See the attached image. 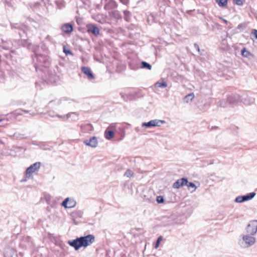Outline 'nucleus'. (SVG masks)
Returning <instances> with one entry per match:
<instances>
[{
	"mask_svg": "<svg viewBox=\"0 0 257 257\" xmlns=\"http://www.w3.org/2000/svg\"><path fill=\"white\" fill-rule=\"evenodd\" d=\"M95 241V237L93 234L76 237L75 239L69 240L68 244L78 250L81 247H86Z\"/></svg>",
	"mask_w": 257,
	"mask_h": 257,
	"instance_id": "obj_1",
	"label": "nucleus"
},
{
	"mask_svg": "<svg viewBox=\"0 0 257 257\" xmlns=\"http://www.w3.org/2000/svg\"><path fill=\"white\" fill-rule=\"evenodd\" d=\"M31 57L36 71L38 70L42 71L41 67L47 68L50 64L49 58L47 55L41 54L36 50L34 51V54Z\"/></svg>",
	"mask_w": 257,
	"mask_h": 257,
	"instance_id": "obj_2",
	"label": "nucleus"
},
{
	"mask_svg": "<svg viewBox=\"0 0 257 257\" xmlns=\"http://www.w3.org/2000/svg\"><path fill=\"white\" fill-rule=\"evenodd\" d=\"M75 102L74 100L67 97H62L59 99H55L54 100H50L47 107L48 108H54L58 105L63 106H68L72 103Z\"/></svg>",
	"mask_w": 257,
	"mask_h": 257,
	"instance_id": "obj_3",
	"label": "nucleus"
},
{
	"mask_svg": "<svg viewBox=\"0 0 257 257\" xmlns=\"http://www.w3.org/2000/svg\"><path fill=\"white\" fill-rule=\"evenodd\" d=\"M240 102L246 105H250L254 102L255 99L251 92H242L240 93Z\"/></svg>",
	"mask_w": 257,
	"mask_h": 257,
	"instance_id": "obj_4",
	"label": "nucleus"
},
{
	"mask_svg": "<svg viewBox=\"0 0 257 257\" xmlns=\"http://www.w3.org/2000/svg\"><path fill=\"white\" fill-rule=\"evenodd\" d=\"M41 165V163L38 162L32 164L27 168L25 173V178L29 179L33 173H37L40 168Z\"/></svg>",
	"mask_w": 257,
	"mask_h": 257,
	"instance_id": "obj_5",
	"label": "nucleus"
},
{
	"mask_svg": "<svg viewBox=\"0 0 257 257\" xmlns=\"http://www.w3.org/2000/svg\"><path fill=\"white\" fill-rule=\"evenodd\" d=\"M241 236L242 239L241 246L243 247H249L253 245L255 242V238L248 233L246 235H241Z\"/></svg>",
	"mask_w": 257,
	"mask_h": 257,
	"instance_id": "obj_6",
	"label": "nucleus"
},
{
	"mask_svg": "<svg viewBox=\"0 0 257 257\" xmlns=\"http://www.w3.org/2000/svg\"><path fill=\"white\" fill-rule=\"evenodd\" d=\"M11 26L12 29H18L20 31L18 32L20 38L23 40H26L27 37L26 36L25 29L26 27L25 25L21 24H11Z\"/></svg>",
	"mask_w": 257,
	"mask_h": 257,
	"instance_id": "obj_7",
	"label": "nucleus"
},
{
	"mask_svg": "<svg viewBox=\"0 0 257 257\" xmlns=\"http://www.w3.org/2000/svg\"><path fill=\"white\" fill-rule=\"evenodd\" d=\"M165 122L166 121L165 120L155 119L151 120L148 122H143L142 123V126L145 127L146 128H151L154 126H160Z\"/></svg>",
	"mask_w": 257,
	"mask_h": 257,
	"instance_id": "obj_8",
	"label": "nucleus"
},
{
	"mask_svg": "<svg viewBox=\"0 0 257 257\" xmlns=\"http://www.w3.org/2000/svg\"><path fill=\"white\" fill-rule=\"evenodd\" d=\"M247 233L254 235L257 232V220H253L250 221L247 224L246 228Z\"/></svg>",
	"mask_w": 257,
	"mask_h": 257,
	"instance_id": "obj_9",
	"label": "nucleus"
},
{
	"mask_svg": "<svg viewBox=\"0 0 257 257\" xmlns=\"http://www.w3.org/2000/svg\"><path fill=\"white\" fill-rule=\"evenodd\" d=\"M256 195L255 192H250L245 195L238 196L234 200L236 203H242L251 200Z\"/></svg>",
	"mask_w": 257,
	"mask_h": 257,
	"instance_id": "obj_10",
	"label": "nucleus"
},
{
	"mask_svg": "<svg viewBox=\"0 0 257 257\" xmlns=\"http://www.w3.org/2000/svg\"><path fill=\"white\" fill-rule=\"evenodd\" d=\"M227 101L229 104L236 105L240 102V93H231L227 95Z\"/></svg>",
	"mask_w": 257,
	"mask_h": 257,
	"instance_id": "obj_11",
	"label": "nucleus"
},
{
	"mask_svg": "<svg viewBox=\"0 0 257 257\" xmlns=\"http://www.w3.org/2000/svg\"><path fill=\"white\" fill-rule=\"evenodd\" d=\"M87 32L89 34L95 36H98L100 33L99 29L93 24H89L86 26Z\"/></svg>",
	"mask_w": 257,
	"mask_h": 257,
	"instance_id": "obj_12",
	"label": "nucleus"
},
{
	"mask_svg": "<svg viewBox=\"0 0 257 257\" xmlns=\"http://www.w3.org/2000/svg\"><path fill=\"white\" fill-rule=\"evenodd\" d=\"M176 215L172 214L169 216H164L163 217L162 222L164 225H170L177 223L176 220Z\"/></svg>",
	"mask_w": 257,
	"mask_h": 257,
	"instance_id": "obj_13",
	"label": "nucleus"
},
{
	"mask_svg": "<svg viewBox=\"0 0 257 257\" xmlns=\"http://www.w3.org/2000/svg\"><path fill=\"white\" fill-rule=\"evenodd\" d=\"M120 95L124 101H130L135 99L137 97V93L135 91H131L126 93H120Z\"/></svg>",
	"mask_w": 257,
	"mask_h": 257,
	"instance_id": "obj_14",
	"label": "nucleus"
},
{
	"mask_svg": "<svg viewBox=\"0 0 257 257\" xmlns=\"http://www.w3.org/2000/svg\"><path fill=\"white\" fill-rule=\"evenodd\" d=\"M83 144L92 148H96L98 144L97 139L96 137H92L89 140H84Z\"/></svg>",
	"mask_w": 257,
	"mask_h": 257,
	"instance_id": "obj_15",
	"label": "nucleus"
},
{
	"mask_svg": "<svg viewBox=\"0 0 257 257\" xmlns=\"http://www.w3.org/2000/svg\"><path fill=\"white\" fill-rule=\"evenodd\" d=\"M108 15L111 20L118 21L122 19V16L118 10H112L108 12Z\"/></svg>",
	"mask_w": 257,
	"mask_h": 257,
	"instance_id": "obj_16",
	"label": "nucleus"
},
{
	"mask_svg": "<svg viewBox=\"0 0 257 257\" xmlns=\"http://www.w3.org/2000/svg\"><path fill=\"white\" fill-rule=\"evenodd\" d=\"M81 71L87 76L88 79L91 80L94 79V76L89 67H82Z\"/></svg>",
	"mask_w": 257,
	"mask_h": 257,
	"instance_id": "obj_17",
	"label": "nucleus"
},
{
	"mask_svg": "<svg viewBox=\"0 0 257 257\" xmlns=\"http://www.w3.org/2000/svg\"><path fill=\"white\" fill-rule=\"evenodd\" d=\"M118 5L116 2L114 0H109L107 3L105 4L104 9L105 10H109L115 9L117 7Z\"/></svg>",
	"mask_w": 257,
	"mask_h": 257,
	"instance_id": "obj_18",
	"label": "nucleus"
},
{
	"mask_svg": "<svg viewBox=\"0 0 257 257\" xmlns=\"http://www.w3.org/2000/svg\"><path fill=\"white\" fill-rule=\"evenodd\" d=\"M61 30L66 34H70L73 31V27L70 23H66L62 26Z\"/></svg>",
	"mask_w": 257,
	"mask_h": 257,
	"instance_id": "obj_19",
	"label": "nucleus"
},
{
	"mask_svg": "<svg viewBox=\"0 0 257 257\" xmlns=\"http://www.w3.org/2000/svg\"><path fill=\"white\" fill-rule=\"evenodd\" d=\"M16 250L11 247H8L5 248L4 255L5 257H14L16 255Z\"/></svg>",
	"mask_w": 257,
	"mask_h": 257,
	"instance_id": "obj_20",
	"label": "nucleus"
},
{
	"mask_svg": "<svg viewBox=\"0 0 257 257\" xmlns=\"http://www.w3.org/2000/svg\"><path fill=\"white\" fill-rule=\"evenodd\" d=\"M1 43V46L2 48L5 50H9L12 46V43L10 41H5L2 39Z\"/></svg>",
	"mask_w": 257,
	"mask_h": 257,
	"instance_id": "obj_21",
	"label": "nucleus"
},
{
	"mask_svg": "<svg viewBox=\"0 0 257 257\" xmlns=\"http://www.w3.org/2000/svg\"><path fill=\"white\" fill-rule=\"evenodd\" d=\"M81 130L84 133H88L93 130V126L90 123L82 125L81 126Z\"/></svg>",
	"mask_w": 257,
	"mask_h": 257,
	"instance_id": "obj_22",
	"label": "nucleus"
},
{
	"mask_svg": "<svg viewBox=\"0 0 257 257\" xmlns=\"http://www.w3.org/2000/svg\"><path fill=\"white\" fill-rule=\"evenodd\" d=\"M123 14L124 20L126 22H131L132 16V13L127 10H124L123 11Z\"/></svg>",
	"mask_w": 257,
	"mask_h": 257,
	"instance_id": "obj_23",
	"label": "nucleus"
},
{
	"mask_svg": "<svg viewBox=\"0 0 257 257\" xmlns=\"http://www.w3.org/2000/svg\"><path fill=\"white\" fill-rule=\"evenodd\" d=\"M155 86L160 88H166L167 86V84L163 80H161L155 83Z\"/></svg>",
	"mask_w": 257,
	"mask_h": 257,
	"instance_id": "obj_24",
	"label": "nucleus"
},
{
	"mask_svg": "<svg viewBox=\"0 0 257 257\" xmlns=\"http://www.w3.org/2000/svg\"><path fill=\"white\" fill-rule=\"evenodd\" d=\"M218 5L221 8H225L228 3V0H215Z\"/></svg>",
	"mask_w": 257,
	"mask_h": 257,
	"instance_id": "obj_25",
	"label": "nucleus"
},
{
	"mask_svg": "<svg viewBox=\"0 0 257 257\" xmlns=\"http://www.w3.org/2000/svg\"><path fill=\"white\" fill-rule=\"evenodd\" d=\"M141 68L143 69H146L148 70H151L152 69L151 65L145 61H142L141 63Z\"/></svg>",
	"mask_w": 257,
	"mask_h": 257,
	"instance_id": "obj_26",
	"label": "nucleus"
},
{
	"mask_svg": "<svg viewBox=\"0 0 257 257\" xmlns=\"http://www.w3.org/2000/svg\"><path fill=\"white\" fill-rule=\"evenodd\" d=\"M114 136V133L113 131H105V137L107 140H111Z\"/></svg>",
	"mask_w": 257,
	"mask_h": 257,
	"instance_id": "obj_27",
	"label": "nucleus"
},
{
	"mask_svg": "<svg viewBox=\"0 0 257 257\" xmlns=\"http://www.w3.org/2000/svg\"><path fill=\"white\" fill-rule=\"evenodd\" d=\"M38 146L44 150H50V148L49 147V146L46 143L39 142L38 143Z\"/></svg>",
	"mask_w": 257,
	"mask_h": 257,
	"instance_id": "obj_28",
	"label": "nucleus"
},
{
	"mask_svg": "<svg viewBox=\"0 0 257 257\" xmlns=\"http://www.w3.org/2000/svg\"><path fill=\"white\" fill-rule=\"evenodd\" d=\"M228 103L227 100H221L217 102V105L219 107H226L227 106Z\"/></svg>",
	"mask_w": 257,
	"mask_h": 257,
	"instance_id": "obj_29",
	"label": "nucleus"
},
{
	"mask_svg": "<svg viewBox=\"0 0 257 257\" xmlns=\"http://www.w3.org/2000/svg\"><path fill=\"white\" fill-rule=\"evenodd\" d=\"M241 54L242 56L246 58L249 57V56L251 55L250 53L245 48L242 49L241 50Z\"/></svg>",
	"mask_w": 257,
	"mask_h": 257,
	"instance_id": "obj_30",
	"label": "nucleus"
},
{
	"mask_svg": "<svg viewBox=\"0 0 257 257\" xmlns=\"http://www.w3.org/2000/svg\"><path fill=\"white\" fill-rule=\"evenodd\" d=\"M194 97V94L193 93H191L188 95H187L184 100V101L188 103L189 101L192 100Z\"/></svg>",
	"mask_w": 257,
	"mask_h": 257,
	"instance_id": "obj_31",
	"label": "nucleus"
},
{
	"mask_svg": "<svg viewBox=\"0 0 257 257\" xmlns=\"http://www.w3.org/2000/svg\"><path fill=\"white\" fill-rule=\"evenodd\" d=\"M187 186L188 187V189H190V188L193 189V190L191 191V193L194 192L197 188L195 184L194 183L190 182L189 181H188V183L187 184Z\"/></svg>",
	"mask_w": 257,
	"mask_h": 257,
	"instance_id": "obj_32",
	"label": "nucleus"
},
{
	"mask_svg": "<svg viewBox=\"0 0 257 257\" xmlns=\"http://www.w3.org/2000/svg\"><path fill=\"white\" fill-rule=\"evenodd\" d=\"M180 179H178L173 184V187L175 189H179L181 187Z\"/></svg>",
	"mask_w": 257,
	"mask_h": 257,
	"instance_id": "obj_33",
	"label": "nucleus"
},
{
	"mask_svg": "<svg viewBox=\"0 0 257 257\" xmlns=\"http://www.w3.org/2000/svg\"><path fill=\"white\" fill-rule=\"evenodd\" d=\"M74 113H75V112H70V113H68V114H67L66 115H60L57 114L56 115V116H57L59 118H63V119H68L70 117V115L72 114H74Z\"/></svg>",
	"mask_w": 257,
	"mask_h": 257,
	"instance_id": "obj_34",
	"label": "nucleus"
},
{
	"mask_svg": "<svg viewBox=\"0 0 257 257\" xmlns=\"http://www.w3.org/2000/svg\"><path fill=\"white\" fill-rule=\"evenodd\" d=\"M134 175V172L131 170L127 169L125 171V173L124 174V176H126L127 177L130 178V177H131L133 176Z\"/></svg>",
	"mask_w": 257,
	"mask_h": 257,
	"instance_id": "obj_35",
	"label": "nucleus"
},
{
	"mask_svg": "<svg viewBox=\"0 0 257 257\" xmlns=\"http://www.w3.org/2000/svg\"><path fill=\"white\" fill-rule=\"evenodd\" d=\"M73 213L75 216L81 218L82 217L83 212L81 210H76L74 211Z\"/></svg>",
	"mask_w": 257,
	"mask_h": 257,
	"instance_id": "obj_36",
	"label": "nucleus"
},
{
	"mask_svg": "<svg viewBox=\"0 0 257 257\" xmlns=\"http://www.w3.org/2000/svg\"><path fill=\"white\" fill-rule=\"evenodd\" d=\"M181 180V187H183L184 186H187V184L188 183V181L187 178H182L180 179Z\"/></svg>",
	"mask_w": 257,
	"mask_h": 257,
	"instance_id": "obj_37",
	"label": "nucleus"
},
{
	"mask_svg": "<svg viewBox=\"0 0 257 257\" xmlns=\"http://www.w3.org/2000/svg\"><path fill=\"white\" fill-rule=\"evenodd\" d=\"M76 202L73 200H71L69 199V201L68 203V208H71L74 207L76 205Z\"/></svg>",
	"mask_w": 257,
	"mask_h": 257,
	"instance_id": "obj_38",
	"label": "nucleus"
},
{
	"mask_svg": "<svg viewBox=\"0 0 257 257\" xmlns=\"http://www.w3.org/2000/svg\"><path fill=\"white\" fill-rule=\"evenodd\" d=\"M69 198H66L62 202V203L61 204V205L62 206L64 207L65 208H68V203L69 202Z\"/></svg>",
	"mask_w": 257,
	"mask_h": 257,
	"instance_id": "obj_39",
	"label": "nucleus"
},
{
	"mask_svg": "<svg viewBox=\"0 0 257 257\" xmlns=\"http://www.w3.org/2000/svg\"><path fill=\"white\" fill-rule=\"evenodd\" d=\"M156 201L158 203H162L164 202V199L163 196H158L157 197Z\"/></svg>",
	"mask_w": 257,
	"mask_h": 257,
	"instance_id": "obj_40",
	"label": "nucleus"
},
{
	"mask_svg": "<svg viewBox=\"0 0 257 257\" xmlns=\"http://www.w3.org/2000/svg\"><path fill=\"white\" fill-rule=\"evenodd\" d=\"M48 82L53 83L56 82L55 76L53 75L50 76L47 80Z\"/></svg>",
	"mask_w": 257,
	"mask_h": 257,
	"instance_id": "obj_41",
	"label": "nucleus"
},
{
	"mask_svg": "<svg viewBox=\"0 0 257 257\" xmlns=\"http://www.w3.org/2000/svg\"><path fill=\"white\" fill-rule=\"evenodd\" d=\"M63 52H64V53L66 55H68V54H70V55H73V53L72 52V51H71L70 50L68 49H66V48H65V47H64V48H63Z\"/></svg>",
	"mask_w": 257,
	"mask_h": 257,
	"instance_id": "obj_42",
	"label": "nucleus"
},
{
	"mask_svg": "<svg viewBox=\"0 0 257 257\" xmlns=\"http://www.w3.org/2000/svg\"><path fill=\"white\" fill-rule=\"evenodd\" d=\"M162 236H159L158 238H157V240L156 241V244H155V247L156 248H157V247H158L159 245V244L160 243V241L162 240Z\"/></svg>",
	"mask_w": 257,
	"mask_h": 257,
	"instance_id": "obj_43",
	"label": "nucleus"
},
{
	"mask_svg": "<svg viewBox=\"0 0 257 257\" xmlns=\"http://www.w3.org/2000/svg\"><path fill=\"white\" fill-rule=\"evenodd\" d=\"M233 2L234 4L239 6L243 5V2L242 0H233Z\"/></svg>",
	"mask_w": 257,
	"mask_h": 257,
	"instance_id": "obj_44",
	"label": "nucleus"
},
{
	"mask_svg": "<svg viewBox=\"0 0 257 257\" xmlns=\"http://www.w3.org/2000/svg\"><path fill=\"white\" fill-rule=\"evenodd\" d=\"M194 46L195 48L196 49V50L198 51V53L200 55H203V53H202V52H201V50L200 49L199 46V45L195 43L194 44Z\"/></svg>",
	"mask_w": 257,
	"mask_h": 257,
	"instance_id": "obj_45",
	"label": "nucleus"
},
{
	"mask_svg": "<svg viewBox=\"0 0 257 257\" xmlns=\"http://www.w3.org/2000/svg\"><path fill=\"white\" fill-rule=\"evenodd\" d=\"M228 219L232 220L233 219L238 218V216H237V215H236L235 214H231L228 216Z\"/></svg>",
	"mask_w": 257,
	"mask_h": 257,
	"instance_id": "obj_46",
	"label": "nucleus"
},
{
	"mask_svg": "<svg viewBox=\"0 0 257 257\" xmlns=\"http://www.w3.org/2000/svg\"><path fill=\"white\" fill-rule=\"evenodd\" d=\"M245 27H246V25L244 23L239 24L237 26V29H244L245 28Z\"/></svg>",
	"mask_w": 257,
	"mask_h": 257,
	"instance_id": "obj_47",
	"label": "nucleus"
},
{
	"mask_svg": "<svg viewBox=\"0 0 257 257\" xmlns=\"http://www.w3.org/2000/svg\"><path fill=\"white\" fill-rule=\"evenodd\" d=\"M119 1L122 4L126 5V6L127 5L130 3L129 0H119Z\"/></svg>",
	"mask_w": 257,
	"mask_h": 257,
	"instance_id": "obj_48",
	"label": "nucleus"
},
{
	"mask_svg": "<svg viewBox=\"0 0 257 257\" xmlns=\"http://www.w3.org/2000/svg\"><path fill=\"white\" fill-rule=\"evenodd\" d=\"M251 34H253L255 38L256 39H257V30H255V29L252 30V31L251 32Z\"/></svg>",
	"mask_w": 257,
	"mask_h": 257,
	"instance_id": "obj_49",
	"label": "nucleus"
},
{
	"mask_svg": "<svg viewBox=\"0 0 257 257\" xmlns=\"http://www.w3.org/2000/svg\"><path fill=\"white\" fill-rule=\"evenodd\" d=\"M164 3H165V5L167 6V7H170V1L169 0H165L164 1Z\"/></svg>",
	"mask_w": 257,
	"mask_h": 257,
	"instance_id": "obj_50",
	"label": "nucleus"
},
{
	"mask_svg": "<svg viewBox=\"0 0 257 257\" xmlns=\"http://www.w3.org/2000/svg\"><path fill=\"white\" fill-rule=\"evenodd\" d=\"M40 6V3L39 2L35 3L34 7L36 9L39 8Z\"/></svg>",
	"mask_w": 257,
	"mask_h": 257,
	"instance_id": "obj_51",
	"label": "nucleus"
},
{
	"mask_svg": "<svg viewBox=\"0 0 257 257\" xmlns=\"http://www.w3.org/2000/svg\"><path fill=\"white\" fill-rule=\"evenodd\" d=\"M230 128H231V130H233L235 131L236 130H238V127H237V126H235V125H232V126H231Z\"/></svg>",
	"mask_w": 257,
	"mask_h": 257,
	"instance_id": "obj_52",
	"label": "nucleus"
},
{
	"mask_svg": "<svg viewBox=\"0 0 257 257\" xmlns=\"http://www.w3.org/2000/svg\"><path fill=\"white\" fill-rule=\"evenodd\" d=\"M116 125V123H112L110 125L109 127L111 128H114Z\"/></svg>",
	"mask_w": 257,
	"mask_h": 257,
	"instance_id": "obj_53",
	"label": "nucleus"
},
{
	"mask_svg": "<svg viewBox=\"0 0 257 257\" xmlns=\"http://www.w3.org/2000/svg\"><path fill=\"white\" fill-rule=\"evenodd\" d=\"M32 144H33V145H37V146H38V143H37L36 142H35V141H33V142H32Z\"/></svg>",
	"mask_w": 257,
	"mask_h": 257,
	"instance_id": "obj_54",
	"label": "nucleus"
},
{
	"mask_svg": "<svg viewBox=\"0 0 257 257\" xmlns=\"http://www.w3.org/2000/svg\"><path fill=\"white\" fill-rule=\"evenodd\" d=\"M218 127L216 126H212L211 130L217 129Z\"/></svg>",
	"mask_w": 257,
	"mask_h": 257,
	"instance_id": "obj_55",
	"label": "nucleus"
},
{
	"mask_svg": "<svg viewBox=\"0 0 257 257\" xmlns=\"http://www.w3.org/2000/svg\"><path fill=\"white\" fill-rule=\"evenodd\" d=\"M21 111L24 112L25 113H28L29 112V111L28 110H21Z\"/></svg>",
	"mask_w": 257,
	"mask_h": 257,
	"instance_id": "obj_56",
	"label": "nucleus"
},
{
	"mask_svg": "<svg viewBox=\"0 0 257 257\" xmlns=\"http://www.w3.org/2000/svg\"><path fill=\"white\" fill-rule=\"evenodd\" d=\"M223 21L225 23V24H227V21L225 19H223Z\"/></svg>",
	"mask_w": 257,
	"mask_h": 257,
	"instance_id": "obj_57",
	"label": "nucleus"
},
{
	"mask_svg": "<svg viewBox=\"0 0 257 257\" xmlns=\"http://www.w3.org/2000/svg\"><path fill=\"white\" fill-rule=\"evenodd\" d=\"M55 3H56V4L57 5V6H58V1H55Z\"/></svg>",
	"mask_w": 257,
	"mask_h": 257,
	"instance_id": "obj_58",
	"label": "nucleus"
},
{
	"mask_svg": "<svg viewBox=\"0 0 257 257\" xmlns=\"http://www.w3.org/2000/svg\"><path fill=\"white\" fill-rule=\"evenodd\" d=\"M26 181V179H23V180H22V182H25V181Z\"/></svg>",
	"mask_w": 257,
	"mask_h": 257,
	"instance_id": "obj_59",
	"label": "nucleus"
},
{
	"mask_svg": "<svg viewBox=\"0 0 257 257\" xmlns=\"http://www.w3.org/2000/svg\"><path fill=\"white\" fill-rule=\"evenodd\" d=\"M2 120L0 119V122L2 121Z\"/></svg>",
	"mask_w": 257,
	"mask_h": 257,
	"instance_id": "obj_60",
	"label": "nucleus"
}]
</instances>
